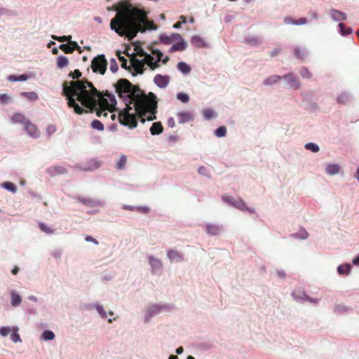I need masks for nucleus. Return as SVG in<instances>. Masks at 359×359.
<instances>
[{
	"mask_svg": "<svg viewBox=\"0 0 359 359\" xmlns=\"http://www.w3.org/2000/svg\"><path fill=\"white\" fill-rule=\"evenodd\" d=\"M116 92L120 98L128 101L126 107L118 114L121 125L133 129L137 127V116L144 123L146 119L151 121L156 118L157 100L154 93L146 95L139 86L133 85L126 79H120L115 85Z\"/></svg>",
	"mask_w": 359,
	"mask_h": 359,
	"instance_id": "1",
	"label": "nucleus"
},
{
	"mask_svg": "<svg viewBox=\"0 0 359 359\" xmlns=\"http://www.w3.org/2000/svg\"><path fill=\"white\" fill-rule=\"evenodd\" d=\"M63 86V94L67 97V104L69 107L73 108L76 114H81L87 112L76 102H79L82 106L88 109L91 112L93 109H104L112 113L115 106H111V102L104 97L103 92L98 91L93 84L86 79L65 82Z\"/></svg>",
	"mask_w": 359,
	"mask_h": 359,
	"instance_id": "2",
	"label": "nucleus"
},
{
	"mask_svg": "<svg viewBox=\"0 0 359 359\" xmlns=\"http://www.w3.org/2000/svg\"><path fill=\"white\" fill-rule=\"evenodd\" d=\"M115 10L117 13L111 20L110 27L121 36L132 39L139 32L156 29L153 21L148 20L144 10L134 7L130 3L121 2L115 6Z\"/></svg>",
	"mask_w": 359,
	"mask_h": 359,
	"instance_id": "3",
	"label": "nucleus"
},
{
	"mask_svg": "<svg viewBox=\"0 0 359 359\" xmlns=\"http://www.w3.org/2000/svg\"><path fill=\"white\" fill-rule=\"evenodd\" d=\"M107 66V61L104 55H99L95 57L91 62V68L94 72H99L104 74Z\"/></svg>",
	"mask_w": 359,
	"mask_h": 359,
	"instance_id": "4",
	"label": "nucleus"
},
{
	"mask_svg": "<svg viewBox=\"0 0 359 359\" xmlns=\"http://www.w3.org/2000/svg\"><path fill=\"white\" fill-rule=\"evenodd\" d=\"M25 129L32 137L37 138L40 135V131L36 126L33 124L29 120L26 122Z\"/></svg>",
	"mask_w": 359,
	"mask_h": 359,
	"instance_id": "5",
	"label": "nucleus"
},
{
	"mask_svg": "<svg viewBox=\"0 0 359 359\" xmlns=\"http://www.w3.org/2000/svg\"><path fill=\"white\" fill-rule=\"evenodd\" d=\"M170 81L169 76H163L161 74H156L154 78V83L159 88H165Z\"/></svg>",
	"mask_w": 359,
	"mask_h": 359,
	"instance_id": "6",
	"label": "nucleus"
},
{
	"mask_svg": "<svg viewBox=\"0 0 359 359\" xmlns=\"http://www.w3.org/2000/svg\"><path fill=\"white\" fill-rule=\"evenodd\" d=\"M149 264L151 266L153 273H157L162 267V262L161 260L154 258V257H149Z\"/></svg>",
	"mask_w": 359,
	"mask_h": 359,
	"instance_id": "7",
	"label": "nucleus"
},
{
	"mask_svg": "<svg viewBox=\"0 0 359 359\" xmlns=\"http://www.w3.org/2000/svg\"><path fill=\"white\" fill-rule=\"evenodd\" d=\"M48 172L51 176H56L58 175H63L67 173V169L61 165H56L53 167H50L48 169Z\"/></svg>",
	"mask_w": 359,
	"mask_h": 359,
	"instance_id": "8",
	"label": "nucleus"
},
{
	"mask_svg": "<svg viewBox=\"0 0 359 359\" xmlns=\"http://www.w3.org/2000/svg\"><path fill=\"white\" fill-rule=\"evenodd\" d=\"M12 122L15 124L16 123H22L24 126L26 124L29 120L26 118V117L21 113H15L11 118Z\"/></svg>",
	"mask_w": 359,
	"mask_h": 359,
	"instance_id": "9",
	"label": "nucleus"
},
{
	"mask_svg": "<svg viewBox=\"0 0 359 359\" xmlns=\"http://www.w3.org/2000/svg\"><path fill=\"white\" fill-rule=\"evenodd\" d=\"M132 67L137 74H142L144 72V63L142 61L134 58L131 60Z\"/></svg>",
	"mask_w": 359,
	"mask_h": 359,
	"instance_id": "10",
	"label": "nucleus"
},
{
	"mask_svg": "<svg viewBox=\"0 0 359 359\" xmlns=\"http://www.w3.org/2000/svg\"><path fill=\"white\" fill-rule=\"evenodd\" d=\"M178 39H181V36L177 33L172 34L171 36L161 35L160 37L161 41L164 44H170L172 41H177Z\"/></svg>",
	"mask_w": 359,
	"mask_h": 359,
	"instance_id": "11",
	"label": "nucleus"
},
{
	"mask_svg": "<svg viewBox=\"0 0 359 359\" xmlns=\"http://www.w3.org/2000/svg\"><path fill=\"white\" fill-rule=\"evenodd\" d=\"M168 257L171 262H179L183 259L182 256L177 250H174L168 251Z\"/></svg>",
	"mask_w": 359,
	"mask_h": 359,
	"instance_id": "12",
	"label": "nucleus"
},
{
	"mask_svg": "<svg viewBox=\"0 0 359 359\" xmlns=\"http://www.w3.org/2000/svg\"><path fill=\"white\" fill-rule=\"evenodd\" d=\"M163 128L161 122H155L150 128L151 135H159L163 132Z\"/></svg>",
	"mask_w": 359,
	"mask_h": 359,
	"instance_id": "13",
	"label": "nucleus"
},
{
	"mask_svg": "<svg viewBox=\"0 0 359 359\" xmlns=\"http://www.w3.org/2000/svg\"><path fill=\"white\" fill-rule=\"evenodd\" d=\"M205 228L207 233L212 236L218 235L221 231L220 227L215 224H208Z\"/></svg>",
	"mask_w": 359,
	"mask_h": 359,
	"instance_id": "14",
	"label": "nucleus"
},
{
	"mask_svg": "<svg viewBox=\"0 0 359 359\" xmlns=\"http://www.w3.org/2000/svg\"><path fill=\"white\" fill-rule=\"evenodd\" d=\"M326 172L330 175L338 174L340 171V166L338 164H329L325 168Z\"/></svg>",
	"mask_w": 359,
	"mask_h": 359,
	"instance_id": "15",
	"label": "nucleus"
},
{
	"mask_svg": "<svg viewBox=\"0 0 359 359\" xmlns=\"http://www.w3.org/2000/svg\"><path fill=\"white\" fill-rule=\"evenodd\" d=\"M77 200L79 202L86 205V206H88V207H94L97 204H100L99 202H97L95 201V200L92 199V198H83V197H78L77 198Z\"/></svg>",
	"mask_w": 359,
	"mask_h": 359,
	"instance_id": "16",
	"label": "nucleus"
},
{
	"mask_svg": "<svg viewBox=\"0 0 359 359\" xmlns=\"http://www.w3.org/2000/svg\"><path fill=\"white\" fill-rule=\"evenodd\" d=\"M331 16L335 21L345 20L346 15L341 11L332 10L331 11Z\"/></svg>",
	"mask_w": 359,
	"mask_h": 359,
	"instance_id": "17",
	"label": "nucleus"
},
{
	"mask_svg": "<svg viewBox=\"0 0 359 359\" xmlns=\"http://www.w3.org/2000/svg\"><path fill=\"white\" fill-rule=\"evenodd\" d=\"M177 116L179 117V122L181 123L188 122L192 120L193 116L189 112H180L177 114Z\"/></svg>",
	"mask_w": 359,
	"mask_h": 359,
	"instance_id": "18",
	"label": "nucleus"
},
{
	"mask_svg": "<svg viewBox=\"0 0 359 359\" xmlns=\"http://www.w3.org/2000/svg\"><path fill=\"white\" fill-rule=\"evenodd\" d=\"M177 69L184 74H187L191 72L190 66L184 62H178Z\"/></svg>",
	"mask_w": 359,
	"mask_h": 359,
	"instance_id": "19",
	"label": "nucleus"
},
{
	"mask_svg": "<svg viewBox=\"0 0 359 359\" xmlns=\"http://www.w3.org/2000/svg\"><path fill=\"white\" fill-rule=\"evenodd\" d=\"M191 42L198 48H203L206 46V43L204 40L198 36H194L192 37Z\"/></svg>",
	"mask_w": 359,
	"mask_h": 359,
	"instance_id": "20",
	"label": "nucleus"
},
{
	"mask_svg": "<svg viewBox=\"0 0 359 359\" xmlns=\"http://www.w3.org/2000/svg\"><path fill=\"white\" fill-rule=\"evenodd\" d=\"M22 302L21 297L15 292H11V304L13 306H18Z\"/></svg>",
	"mask_w": 359,
	"mask_h": 359,
	"instance_id": "21",
	"label": "nucleus"
},
{
	"mask_svg": "<svg viewBox=\"0 0 359 359\" xmlns=\"http://www.w3.org/2000/svg\"><path fill=\"white\" fill-rule=\"evenodd\" d=\"M281 79H282V77L280 76H277V75L271 76L264 81V84L266 86L272 85V84L276 83L278 81H280Z\"/></svg>",
	"mask_w": 359,
	"mask_h": 359,
	"instance_id": "22",
	"label": "nucleus"
},
{
	"mask_svg": "<svg viewBox=\"0 0 359 359\" xmlns=\"http://www.w3.org/2000/svg\"><path fill=\"white\" fill-rule=\"evenodd\" d=\"M69 65V60L67 57L61 55L57 58V65L59 68H63Z\"/></svg>",
	"mask_w": 359,
	"mask_h": 359,
	"instance_id": "23",
	"label": "nucleus"
},
{
	"mask_svg": "<svg viewBox=\"0 0 359 359\" xmlns=\"http://www.w3.org/2000/svg\"><path fill=\"white\" fill-rule=\"evenodd\" d=\"M284 79H286L288 80V81L290 83L292 87L299 88V82L295 79L292 74H288L284 76Z\"/></svg>",
	"mask_w": 359,
	"mask_h": 359,
	"instance_id": "24",
	"label": "nucleus"
},
{
	"mask_svg": "<svg viewBox=\"0 0 359 359\" xmlns=\"http://www.w3.org/2000/svg\"><path fill=\"white\" fill-rule=\"evenodd\" d=\"M337 271L339 274H348L351 271V266L350 264H341L338 266Z\"/></svg>",
	"mask_w": 359,
	"mask_h": 359,
	"instance_id": "25",
	"label": "nucleus"
},
{
	"mask_svg": "<svg viewBox=\"0 0 359 359\" xmlns=\"http://www.w3.org/2000/svg\"><path fill=\"white\" fill-rule=\"evenodd\" d=\"M21 95L32 101L38 100L39 97L34 92H24Z\"/></svg>",
	"mask_w": 359,
	"mask_h": 359,
	"instance_id": "26",
	"label": "nucleus"
},
{
	"mask_svg": "<svg viewBox=\"0 0 359 359\" xmlns=\"http://www.w3.org/2000/svg\"><path fill=\"white\" fill-rule=\"evenodd\" d=\"M18 329L17 327L13 328V333L11 334V339L14 343L21 341V339L20 337V335L18 334Z\"/></svg>",
	"mask_w": 359,
	"mask_h": 359,
	"instance_id": "27",
	"label": "nucleus"
},
{
	"mask_svg": "<svg viewBox=\"0 0 359 359\" xmlns=\"http://www.w3.org/2000/svg\"><path fill=\"white\" fill-rule=\"evenodd\" d=\"M103 95L104 97L107 98L108 100L111 102V106L116 105L117 102L114 95L109 93L107 90L104 93L103 92Z\"/></svg>",
	"mask_w": 359,
	"mask_h": 359,
	"instance_id": "28",
	"label": "nucleus"
},
{
	"mask_svg": "<svg viewBox=\"0 0 359 359\" xmlns=\"http://www.w3.org/2000/svg\"><path fill=\"white\" fill-rule=\"evenodd\" d=\"M180 41L178 43L174 44L175 48L177 50V51H182L184 50L187 48V43L182 40V39H180Z\"/></svg>",
	"mask_w": 359,
	"mask_h": 359,
	"instance_id": "29",
	"label": "nucleus"
},
{
	"mask_svg": "<svg viewBox=\"0 0 359 359\" xmlns=\"http://www.w3.org/2000/svg\"><path fill=\"white\" fill-rule=\"evenodd\" d=\"M93 111H95L96 113V115L101 118V117H104V118H107L108 116V114H109V112L107 109H93Z\"/></svg>",
	"mask_w": 359,
	"mask_h": 359,
	"instance_id": "30",
	"label": "nucleus"
},
{
	"mask_svg": "<svg viewBox=\"0 0 359 359\" xmlns=\"http://www.w3.org/2000/svg\"><path fill=\"white\" fill-rule=\"evenodd\" d=\"M91 127L93 129H96L98 130H104V125L102 123L101 121L98 120H94L91 122Z\"/></svg>",
	"mask_w": 359,
	"mask_h": 359,
	"instance_id": "31",
	"label": "nucleus"
},
{
	"mask_svg": "<svg viewBox=\"0 0 359 359\" xmlns=\"http://www.w3.org/2000/svg\"><path fill=\"white\" fill-rule=\"evenodd\" d=\"M2 187L6 189L11 191L12 192H15L17 190L16 186L10 182H6L2 184Z\"/></svg>",
	"mask_w": 359,
	"mask_h": 359,
	"instance_id": "32",
	"label": "nucleus"
},
{
	"mask_svg": "<svg viewBox=\"0 0 359 359\" xmlns=\"http://www.w3.org/2000/svg\"><path fill=\"white\" fill-rule=\"evenodd\" d=\"M339 27L342 35H348L352 32V29L351 28H346L345 25L342 22L339 24Z\"/></svg>",
	"mask_w": 359,
	"mask_h": 359,
	"instance_id": "33",
	"label": "nucleus"
},
{
	"mask_svg": "<svg viewBox=\"0 0 359 359\" xmlns=\"http://www.w3.org/2000/svg\"><path fill=\"white\" fill-rule=\"evenodd\" d=\"M226 128L225 126L219 127L215 132V134L218 137H222L226 135Z\"/></svg>",
	"mask_w": 359,
	"mask_h": 359,
	"instance_id": "34",
	"label": "nucleus"
},
{
	"mask_svg": "<svg viewBox=\"0 0 359 359\" xmlns=\"http://www.w3.org/2000/svg\"><path fill=\"white\" fill-rule=\"evenodd\" d=\"M231 203L233 206H235L236 208H237L238 209H239L241 210H247V206H246L245 203H244V201L242 200H240L238 201H235L233 203L232 202Z\"/></svg>",
	"mask_w": 359,
	"mask_h": 359,
	"instance_id": "35",
	"label": "nucleus"
},
{
	"mask_svg": "<svg viewBox=\"0 0 359 359\" xmlns=\"http://www.w3.org/2000/svg\"><path fill=\"white\" fill-rule=\"evenodd\" d=\"M59 48L67 54L74 52V48H71V46L69 43L61 44Z\"/></svg>",
	"mask_w": 359,
	"mask_h": 359,
	"instance_id": "36",
	"label": "nucleus"
},
{
	"mask_svg": "<svg viewBox=\"0 0 359 359\" xmlns=\"http://www.w3.org/2000/svg\"><path fill=\"white\" fill-rule=\"evenodd\" d=\"M55 337V334L50 330H46L43 332L42 338L44 340H52Z\"/></svg>",
	"mask_w": 359,
	"mask_h": 359,
	"instance_id": "37",
	"label": "nucleus"
},
{
	"mask_svg": "<svg viewBox=\"0 0 359 359\" xmlns=\"http://www.w3.org/2000/svg\"><path fill=\"white\" fill-rule=\"evenodd\" d=\"M127 158L126 156H121L116 163V168L118 169H123L126 163Z\"/></svg>",
	"mask_w": 359,
	"mask_h": 359,
	"instance_id": "38",
	"label": "nucleus"
},
{
	"mask_svg": "<svg viewBox=\"0 0 359 359\" xmlns=\"http://www.w3.org/2000/svg\"><path fill=\"white\" fill-rule=\"evenodd\" d=\"M39 226L40 229L46 233L50 234L53 233V230L43 222H40Z\"/></svg>",
	"mask_w": 359,
	"mask_h": 359,
	"instance_id": "39",
	"label": "nucleus"
},
{
	"mask_svg": "<svg viewBox=\"0 0 359 359\" xmlns=\"http://www.w3.org/2000/svg\"><path fill=\"white\" fill-rule=\"evenodd\" d=\"M140 56L144 57L142 62L147 65L151 63V62L154 60V57L147 53H144V54H140Z\"/></svg>",
	"mask_w": 359,
	"mask_h": 359,
	"instance_id": "40",
	"label": "nucleus"
},
{
	"mask_svg": "<svg viewBox=\"0 0 359 359\" xmlns=\"http://www.w3.org/2000/svg\"><path fill=\"white\" fill-rule=\"evenodd\" d=\"M177 97L178 100L182 101L184 103H187L189 101V96L184 93H179L177 95Z\"/></svg>",
	"mask_w": 359,
	"mask_h": 359,
	"instance_id": "41",
	"label": "nucleus"
},
{
	"mask_svg": "<svg viewBox=\"0 0 359 359\" xmlns=\"http://www.w3.org/2000/svg\"><path fill=\"white\" fill-rule=\"evenodd\" d=\"M305 148L308 150H311L313 152H318L319 151V147L314 143H307L305 145Z\"/></svg>",
	"mask_w": 359,
	"mask_h": 359,
	"instance_id": "42",
	"label": "nucleus"
},
{
	"mask_svg": "<svg viewBox=\"0 0 359 359\" xmlns=\"http://www.w3.org/2000/svg\"><path fill=\"white\" fill-rule=\"evenodd\" d=\"M300 74L306 79H311L312 76V74L309 72V70L306 67H302L300 69Z\"/></svg>",
	"mask_w": 359,
	"mask_h": 359,
	"instance_id": "43",
	"label": "nucleus"
},
{
	"mask_svg": "<svg viewBox=\"0 0 359 359\" xmlns=\"http://www.w3.org/2000/svg\"><path fill=\"white\" fill-rule=\"evenodd\" d=\"M109 69L113 73L116 72L118 69V64L114 58L110 60Z\"/></svg>",
	"mask_w": 359,
	"mask_h": 359,
	"instance_id": "44",
	"label": "nucleus"
},
{
	"mask_svg": "<svg viewBox=\"0 0 359 359\" xmlns=\"http://www.w3.org/2000/svg\"><path fill=\"white\" fill-rule=\"evenodd\" d=\"M150 50L153 55H155L156 56V57L158 58V61L161 60V57H163V53L161 50L156 49L153 47L150 48Z\"/></svg>",
	"mask_w": 359,
	"mask_h": 359,
	"instance_id": "45",
	"label": "nucleus"
},
{
	"mask_svg": "<svg viewBox=\"0 0 359 359\" xmlns=\"http://www.w3.org/2000/svg\"><path fill=\"white\" fill-rule=\"evenodd\" d=\"M203 115L205 119L209 120L214 116V111L211 109H205L203 111Z\"/></svg>",
	"mask_w": 359,
	"mask_h": 359,
	"instance_id": "46",
	"label": "nucleus"
},
{
	"mask_svg": "<svg viewBox=\"0 0 359 359\" xmlns=\"http://www.w3.org/2000/svg\"><path fill=\"white\" fill-rule=\"evenodd\" d=\"M52 37H53V39L57 40L58 41H60V42H65V41L69 42L72 39V36H70V35L69 36H53Z\"/></svg>",
	"mask_w": 359,
	"mask_h": 359,
	"instance_id": "47",
	"label": "nucleus"
},
{
	"mask_svg": "<svg viewBox=\"0 0 359 359\" xmlns=\"http://www.w3.org/2000/svg\"><path fill=\"white\" fill-rule=\"evenodd\" d=\"M13 331V329H11L9 327H2L0 328V334L6 337L8 334H9Z\"/></svg>",
	"mask_w": 359,
	"mask_h": 359,
	"instance_id": "48",
	"label": "nucleus"
},
{
	"mask_svg": "<svg viewBox=\"0 0 359 359\" xmlns=\"http://www.w3.org/2000/svg\"><path fill=\"white\" fill-rule=\"evenodd\" d=\"M135 211L146 214L150 212V208L147 206H137L135 207Z\"/></svg>",
	"mask_w": 359,
	"mask_h": 359,
	"instance_id": "49",
	"label": "nucleus"
},
{
	"mask_svg": "<svg viewBox=\"0 0 359 359\" xmlns=\"http://www.w3.org/2000/svg\"><path fill=\"white\" fill-rule=\"evenodd\" d=\"M294 53L297 58L303 59L304 57V52L299 47L294 48Z\"/></svg>",
	"mask_w": 359,
	"mask_h": 359,
	"instance_id": "50",
	"label": "nucleus"
},
{
	"mask_svg": "<svg viewBox=\"0 0 359 359\" xmlns=\"http://www.w3.org/2000/svg\"><path fill=\"white\" fill-rule=\"evenodd\" d=\"M10 100V97L7 94L0 95V102L2 104H7Z\"/></svg>",
	"mask_w": 359,
	"mask_h": 359,
	"instance_id": "51",
	"label": "nucleus"
},
{
	"mask_svg": "<svg viewBox=\"0 0 359 359\" xmlns=\"http://www.w3.org/2000/svg\"><path fill=\"white\" fill-rule=\"evenodd\" d=\"M55 131H56V127L53 124L48 125L46 128V132L48 133V135H52Z\"/></svg>",
	"mask_w": 359,
	"mask_h": 359,
	"instance_id": "52",
	"label": "nucleus"
},
{
	"mask_svg": "<svg viewBox=\"0 0 359 359\" xmlns=\"http://www.w3.org/2000/svg\"><path fill=\"white\" fill-rule=\"evenodd\" d=\"M118 59L121 61V67L126 69H130V67L127 66V60L123 56H118Z\"/></svg>",
	"mask_w": 359,
	"mask_h": 359,
	"instance_id": "53",
	"label": "nucleus"
},
{
	"mask_svg": "<svg viewBox=\"0 0 359 359\" xmlns=\"http://www.w3.org/2000/svg\"><path fill=\"white\" fill-rule=\"evenodd\" d=\"M69 76L73 79H79L81 76V72L79 69H75L73 72L69 74Z\"/></svg>",
	"mask_w": 359,
	"mask_h": 359,
	"instance_id": "54",
	"label": "nucleus"
},
{
	"mask_svg": "<svg viewBox=\"0 0 359 359\" xmlns=\"http://www.w3.org/2000/svg\"><path fill=\"white\" fill-rule=\"evenodd\" d=\"M160 61H158V60L156 61V62H154V60L151 62V63H150L149 65H148V66L150 67V69H151L152 70L159 67V62Z\"/></svg>",
	"mask_w": 359,
	"mask_h": 359,
	"instance_id": "55",
	"label": "nucleus"
},
{
	"mask_svg": "<svg viewBox=\"0 0 359 359\" xmlns=\"http://www.w3.org/2000/svg\"><path fill=\"white\" fill-rule=\"evenodd\" d=\"M96 309L101 316H102V317L106 316V312L104 311V310L102 306H97L96 307Z\"/></svg>",
	"mask_w": 359,
	"mask_h": 359,
	"instance_id": "56",
	"label": "nucleus"
},
{
	"mask_svg": "<svg viewBox=\"0 0 359 359\" xmlns=\"http://www.w3.org/2000/svg\"><path fill=\"white\" fill-rule=\"evenodd\" d=\"M69 44L71 46V48H74V50H79L81 49V47L78 45V43L76 41H69Z\"/></svg>",
	"mask_w": 359,
	"mask_h": 359,
	"instance_id": "57",
	"label": "nucleus"
},
{
	"mask_svg": "<svg viewBox=\"0 0 359 359\" xmlns=\"http://www.w3.org/2000/svg\"><path fill=\"white\" fill-rule=\"evenodd\" d=\"M348 100V96L346 95H341L338 97V102L341 103H346Z\"/></svg>",
	"mask_w": 359,
	"mask_h": 359,
	"instance_id": "58",
	"label": "nucleus"
},
{
	"mask_svg": "<svg viewBox=\"0 0 359 359\" xmlns=\"http://www.w3.org/2000/svg\"><path fill=\"white\" fill-rule=\"evenodd\" d=\"M85 240L88 242H93V243H95L96 245L98 244V241L95 238H93L90 236H86Z\"/></svg>",
	"mask_w": 359,
	"mask_h": 359,
	"instance_id": "59",
	"label": "nucleus"
},
{
	"mask_svg": "<svg viewBox=\"0 0 359 359\" xmlns=\"http://www.w3.org/2000/svg\"><path fill=\"white\" fill-rule=\"evenodd\" d=\"M284 22L285 24H293L295 25L296 20L292 19L290 17H287L284 19Z\"/></svg>",
	"mask_w": 359,
	"mask_h": 359,
	"instance_id": "60",
	"label": "nucleus"
},
{
	"mask_svg": "<svg viewBox=\"0 0 359 359\" xmlns=\"http://www.w3.org/2000/svg\"><path fill=\"white\" fill-rule=\"evenodd\" d=\"M307 20L305 18H299L298 20H296L295 25H304L306 24Z\"/></svg>",
	"mask_w": 359,
	"mask_h": 359,
	"instance_id": "61",
	"label": "nucleus"
},
{
	"mask_svg": "<svg viewBox=\"0 0 359 359\" xmlns=\"http://www.w3.org/2000/svg\"><path fill=\"white\" fill-rule=\"evenodd\" d=\"M280 48H275L270 53V56L273 57L280 53Z\"/></svg>",
	"mask_w": 359,
	"mask_h": 359,
	"instance_id": "62",
	"label": "nucleus"
},
{
	"mask_svg": "<svg viewBox=\"0 0 359 359\" xmlns=\"http://www.w3.org/2000/svg\"><path fill=\"white\" fill-rule=\"evenodd\" d=\"M249 43L251 44L255 45L259 43V39L258 38H254L252 39H248Z\"/></svg>",
	"mask_w": 359,
	"mask_h": 359,
	"instance_id": "63",
	"label": "nucleus"
},
{
	"mask_svg": "<svg viewBox=\"0 0 359 359\" xmlns=\"http://www.w3.org/2000/svg\"><path fill=\"white\" fill-rule=\"evenodd\" d=\"M28 76L26 74H22L18 77V81H23L27 79Z\"/></svg>",
	"mask_w": 359,
	"mask_h": 359,
	"instance_id": "64",
	"label": "nucleus"
}]
</instances>
